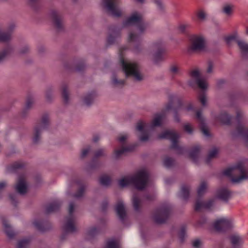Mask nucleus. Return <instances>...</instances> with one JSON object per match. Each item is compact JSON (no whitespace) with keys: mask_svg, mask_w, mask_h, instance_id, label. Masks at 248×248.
Here are the masks:
<instances>
[{"mask_svg":"<svg viewBox=\"0 0 248 248\" xmlns=\"http://www.w3.org/2000/svg\"><path fill=\"white\" fill-rule=\"evenodd\" d=\"M110 177L106 174L102 175L99 178V182L103 186H108L111 183Z\"/></svg>","mask_w":248,"mask_h":248,"instance_id":"ea45409f","label":"nucleus"},{"mask_svg":"<svg viewBox=\"0 0 248 248\" xmlns=\"http://www.w3.org/2000/svg\"><path fill=\"white\" fill-rule=\"evenodd\" d=\"M95 96V93L94 91L87 94L83 99L84 104L87 106H90L93 102Z\"/></svg>","mask_w":248,"mask_h":248,"instance_id":"f704fd0d","label":"nucleus"},{"mask_svg":"<svg viewBox=\"0 0 248 248\" xmlns=\"http://www.w3.org/2000/svg\"><path fill=\"white\" fill-rule=\"evenodd\" d=\"M49 125V117L47 113L44 114L40 121H38L34 128L33 141L37 143L40 138L42 131L46 129Z\"/></svg>","mask_w":248,"mask_h":248,"instance_id":"6e6552de","label":"nucleus"},{"mask_svg":"<svg viewBox=\"0 0 248 248\" xmlns=\"http://www.w3.org/2000/svg\"><path fill=\"white\" fill-rule=\"evenodd\" d=\"M109 34L107 38V43L108 45L114 44L116 39L120 35V30L113 26L109 28Z\"/></svg>","mask_w":248,"mask_h":248,"instance_id":"4be33fe9","label":"nucleus"},{"mask_svg":"<svg viewBox=\"0 0 248 248\" xmlns=\"http://www.w3.org/2000/svg\"><path fill=\"white\" fill-rule=\"evenodd\" d=\"M115 209L119 218L123 221L126 216V212L123 202L122 200L118 201Z\"/></svg>","mask_w":248,"mask_h":248,"instance_id":"b1692460","label":"nucleus"},{"mask_svg":"<svg viewBox=\"0 0 248 248\" xmlns=\"http://www.w3.org/2000/svg\"><path fill=\"white\" fill-rule=\"evenodd\" d=\"M232 248H239L242 243V238L239 235L233 234L230 236Z\"/></svg>","mask_w":248,"mask_h":248,"instance_id":"c756f323","label":"nucleus"},{"mask_svg":"<svg viewBox=\"0 0 248 248\" xmlns=\"http://www.w3.org/2000/svg\"><path fill=\"white\" fill-rule=\"evenodd\" d=\"M170 71L172 74L175 75L180 73V69L177 65L173 64L170 67Z\"/></svg>","mask_w":248,"mask_h":248,"instance_id":"864d4df0","label":"nucleus"},{"mask_svg":"<svg viewBox=\"0 0 248 248\" xmlns=\"http://www.w3.org/2000/svg\"><path fill=\"white\" fill-rule=\"evenodd\" d=\"M184 129L188 134H191L193 132L192 127L189 124H186L184 126Z\"/></svg>","mask_w":248,"mask_h":248,"instance_id":"052dcab7","label":"nucleus"},{"mask_svg":"<svg viewBox=\"0 0 248 248\" xmlns=\"http://www.w3.org/2000/svg\"><path fill=\"white\" fill-rule=\"evenodd\" d=\"M132 202L134 210L136 211H140V201L139 196L137 194H134L132 198Z\"/></svg>","mask_w":248,"mask_h":248,"instance_id":"e433bc0d","label":"nucleus"},{"mask_svg":"<svg viewBox=\"0 0 248 248\" xmlns=\"http://www.w3.org/2000/svg\"><path fill=\"white\" fill-rule=\"evenodd\" d=\"M68 87L67 84H63L62 86V94L65 103H67L69 100V93L67 90Z\"/></svg>","mask_w":248,"mask_h":248,"instance_id":"4c0bfd02","label":"nucleus"},{"mask_svg":"<svg viewBox=\"0 0 248 248\" xmlns=\"http://www.w3.org/2000/svg\"><path fill=\"white\" fill-rule=\"evenodd\" d=\"M231 196V192L226 188H221L217 191V197L222 201L227 202Z\"/></svg>","mask_w":248,"mask_h":248,"instance_id":"a878e982","label":"nucleus"},{"mask_svg":"<svg viewBox=\"0 0 248 248\" xmlns=\"http://www.w3.org/2000/svg\"><path fill=\"white\" fill-rule=\"evenodd\" d=\"M9 198L10 200L12 202V203L14 205H16V203L17 202V195L16 194H11L9 195Z\"/></svg>","mask_w":248,"mask_h":248,"instance_id":"4d7b16f0","label":"nucleus"},{"mask_svg":"<svg viewBox=\"0 0 248 248\" xmlns=\"http://www.w3.org/2000/svg\"><path fill=\"white\" fill-rule=\"evenodd\" d=\"M25 164L21 161L15 162L7 167V170L10 172H16L18 170H23Z\"/></svg>","mask_w":248,"mask_h":248,"instance_id":"c85d7f7f","label":"nucleus"},{"mask_svg":"<svg viewBox=\"0 0 248 248\" xmlns=\"http://www.w3.org/2000/svg\"><path fill=\"white\" fill-rule=\"evenodd\" d=\"M214 200L210 199L207 202H201L199 200H197L195 205V210L196 211H200L201 209H211L213 206Z\"/></svg>","mask_w":248,"mask_h":248,"instance_id":"5701e85b","label":"nucleus"},{"mask_svg":"<svg viewBox=\"0 0 248 248\" xmlns=\"http://www.w3.org/2000/svg\"><path fill=\"white\" fill-rule=\"evenodd\" d=\"M197 18L200 21L203 20L206 17V14L203 11H200L198 12Z\"/></svg>","mask_w":248,"mask_h":248,"instance_id":"13d9d810","label":"nucleus"},{"mask_svg":"<svg viewBox=\"0 0 248 248\" xmlns=\"http://www.w3.org/2000/svg\"><path fill=\"white\" fill-rule=\"evenodd\" d=\"M218 152L217 149L216 148H214L209 153L206 159V162L207 164L210 163V160L214 158Z\"/></svg>","mask_w":248,"mask_h":248,"instance_id":"37998d69","label":"nucleus"},{"mask_svg":"<svg viewBox=\"0 0 248 248\" xmlns=\"http://www.w3.org/2000/svg\"><path fill=\"white\" fill-rule=\"evenodd\" d=\"M35 227L41 232H44L50 228V225L47 221L35 220L33 222Z\"/></svg>","mask_w":248,"mask_h":248,"instance_id":"bb28decb","label":"nucleus"},{"mask_svg":"<svg viewBox=\"0 0 248 248\" xmlns=\"http://www.w3.org/2000/svg\"><path fill=\"white\" fill-rule=\"evenodd\" d=\"M217 120L222 124L230 125L232 120V117L226 112H222L217 117Z\"/></svg>","mask_w":248,"mask_h":248,"instance_id":"473e14b6","label":"nucleus"},{"mask_svg":"<svg viewBox=\"0 0 248 248\" xmlns=\"http://www.w3.org/2000/svg\"><path fill=\"white\" fill-rule=\"evenodd\" d=\"M91 147L90 146L82 149L81 154V157L82 158L85 157L91 151Z\"/></svg>","mask_w":248,"mask_h":248,"instance_id":"6e6d98bb","label":"nucleus"},{"mask_svg":"<svg viewBox=\"0 0 248 248\" xmlns=\"http://www.w3.org/2000/svg\"><path fill=\"white\" fill-rule=\"evenodd\" d=\"M30 242L29 239H24L19 241L17 244V248H27Z\"/></svg>","mask_w":248,"mask_h":248,"instance_id":"a18cd8bd","label":"nucleus"},{"mask_svg":"<svg viewBox=\"0 0 248 248\" xmlns=\"http://www.w3.org/2000/svg\"><path fill=\"white\" fill-rule=\"evenodd\" d=\"M182 107L183 103L181 99L176 95H170L169 103L166 105L165 110L161 113L155 114L151 124H143L141 121L137 123L136 130L141 133L140 140L141 141H145L148 140L149 136L147 130H153L155 127L161 126L162 120L165 117L166 111L172 110L174 113L175 120L178 122L179 119L177 116V112Z\"/></svg>","mask_w":248,"mask_h":248,"instance_id":"f257e3e1","label":"nucleus"},{"mask_svg":"<svg viewBox=\"0 0 248 248\" xmlns=\"http://www.w3.org/2000/svg\"><path fill=\"white\" fill-rule=\"evenodd\" d=\"M128 49L127 46H124L119 49L120 62L123 71L127 78H132L134 80L140 81L142 80L143 76L140 72L138 64L135 62L125 60L124 57V51Z\"/></svg>","mask_w":248,"mask_h":248,"instance_id":"7ed1b4c3","label":"nucleus"},{"mask_svg":"<svg viewBox=\"0 0 248 248\" xmlns=\"http://www.w3.org/2000/svg\"><path fill=\"white\" fill-rule=\"evenodd\" d=\"M50 16L54 26L58 31L63 30V18L57 11L52 10L50 12Z\"/></svg>","mask_w":248,"mask_h":248,"instance_id":"a211bd4d","label":"nucleus"},{"mask_svg":"<svg viewBox=\"0 0 248 248\" xmlns=\"http://www.w3.org/2000/svg\"><path fill=\"white\" fill-rule=\"evenodd\" d=\"M33 98L31 96H29L26 100V105H25V108L23 111V114H22L23 117H24L25 116V113H26V111L28 109H30L31 107L32 104H33Z\"/></svg>","mask_w":248,"mask_h":248,"instance_id":"a19ab883","label":"nucleus"},{"mask_svg":"<svg viewBox=\"0 0 248 248\" xmlns=\"http://www.w3.org/2000/svg\"><path fill=\"white\" fill-rule=\"evenodd\" d=\"M224 175L231 177L233 183H240L248 178V172L242 163H238L223 171Z\"/></svg>","mask_w":248,"mask_h":248,"instance_id":"39448f33","label":"nucleus"},{"mask_svg":"<svg viewBox=\"0 0 248 248\" xmlns=\"http://www.w3.org/2000/svg\"><path fill=\"white\" fill-rule=\"evenodd\" d=\"M190 186L187 185L181 186L179 196L184 200H187L189 196Z\"/></svg>","mask_w":248,"mask_h":248,"instance_id":"2f4dec72","label":"nucleus"},{"mask_svg":"<svg viewBox=\"0 0 248 248\" xmlns=\"http://www.w3.org/2000/svg\"><path fill=\"white\" fill-rule=\"evenodd\" d=\"M206 189V184L205 182H202L198 189V195L199 197H202Z\"/></svg>","mask_w":248,"mask_h":248,"instance_id":"79ce46f5","label":"nucleus"},{"mask_svg":"<svg viewBox=\"0 0 248 248\" xmlns=\"http://www.w3.org/2000/svg\"><path fill=\"white\" fill-rule=\"evenodd\" d=\"M190 77L195 80L196 84L201 89L204 90L207 88V84L204 79H202L200 72L197 69L192 70L190 73Z\"/></svg>","mask_w":248,"mask_h":248,"instance_id":"6ab92c4d","label":"nucleus"},{"mask_svg":"<svg viewBox=\"0 0 248 248\" xmlns=\"http://www.w3.org/2000/svg\"><path fill=\"white\" fill-rule=\"evenodd\" d=\"M186 228L185 226H182L179 232V238L181 242H183L186 235Z\"/></svg>","mask_w":248,"mask_h":248,"instance_id":"de8ad7c7","label":"nucleus"},{"mask_svg":"<svg viewBox=\"0 0 248 248\" xmlns=\"http://www.w3.org/2000/svg\"><path fill=\"white\" fill-rule=\"evenodd\" d=\"M16 191L20 194L23 195L26 193L27 186L24 175L19 176L17 182L15 186Z\"/></svg>","mask_w":248,"mask_h":248,"instance_id":"412c9836","label":"nucleus"},{"mask_svg":"<svg viewBox=\"0 0 248 248\" xmlns=\"http://www.w3.org/2000/svg\"><path fill=\"white\" fill-rule=\"evenodd\" d=\"M174 160L170 157H166L163 160V164L165 167L170 168L174 164Z\"/></svg>","mask_w":248,"mask_h":248,"instance_id":"c03bdc74","label":"nucleus"},{"mask_svg":"<svg viewBox=\"0 0 248 248\" xmlns=\"http://www.w3.org/2000/svg\"><path fill=\"white\" fill-rule=\"evenodd\" d=\"M135 26L138 33L135 31H131L128 37V42L130 48L135 52H139L141 50V37L142 34L147 28V24L142 20L141 16L137 13H134L127 19L123 22V26L130 25Z\"/></svg>","mask_w":248,"mask_h":248,"instance_id":"f03ea898","label":"nucleus"},{"mask_svg":"<svg viewBox=\"0 0 248 248\" xmlns=\"http://www.w3.org/2000/svg\"><path fill=\"white\" fill-rule=\"evenodd\" d=\"M2 224L7 235L10 238H13L15 235V233L8 221L6 219H3Z\"/></svg>","mask_w":248,"mask_h":248,"instance_id":"72a5a7b5","label":"nucleus"},{"mask_svg":"<svg viewBox=\"0 0 248 248\" xmlns=\"http://www.w3.org/2000/svg\"><path fill=\"white\" fill-rule=\"evenodd\" d=\"M159 139L170 140L171 142L170 148L175 150L179 154H185L187 152V149L184 147L179 146L178 144V134L171 130H166L160 134L158 136Z\"/></svg>","mask_w":248,"mask_h":248,"instance_id":"423d86ee","label":"nucleus"},{"mask_svg":"<svg viewBox=\"0 0 248 248\" xmlns=\"http://www.w3.org/2000/svg\"><path fill=\"white\" fill-rule=\"evenodd\" d=\"M225 40L228 44H229L232 41H236L242 54L246 55L248 54V44L242 40H238L236 34L235 33L227 36L225 38Z\"/></svg>","mask_w":248,"mask_h":248,"instance_id":"f3484780","label":"nucleus"},{"mask_svg":"<svg viewBox=\"0 0 248 248\" xmlns=\"http://www.w3.org/2000/svg\"><path fill=\"white\" fill-rule=\"evenodd\" d=\"M198 98L202 105L204 106L206 103V97L205 93L203 92H202L200 93Z\"/></svg>","mask_w":248,"mask_h":248,"instance_id":"8fccbe9b","label":"nucleus"},{"mask_svg":"<svg viewBox=\"0 0 248 248\" xmlns=\"http://www.w3.org/2000/svg\"><path fill=\"white\" fill-rule=\"evenodd\" d=\"M189 52L201 51L205 47V41L201 35H191L189 38Z\"/></svg>","mask_w":248,"mask_h":248,"instance_id":"9d476101","label":"nucleus"},{"mask_svg":"<svg viewBox=\"0 0 248 248\" xmlns=\"http://www.w3.org/2000/svg\"><path fill=\"white\" fill-rule=\"evenodd\" d=\"M31 4V6L35 9H36V7H35V5L37 4L38 3V0H29Z\"/></svg>","mask_w":248,"mask_h":248,"instance_id":"774afa93","label":"nucleus"},{"mask_svg":"<svg viewBox=\"0 0 248 248\" xmlns=\"http://www.w3.org/2000/svg\"><path fill=\"white\" fill-rule=\"evenodd\" d=\"M99 230L96 227L91 228L87 232V234L91 237L94 236L98 233Z\"/></svg>","mask_w":248,"mask_h":248,"instance_id":"3c124183","label":"nucleus"},{"mask_svg":"<svg viewBox=\"0 0 248 248\" xmlns=\"http://www.w3.org/2000/svg\"><path fill=\"white\" fill-rule=\"evenodd\" d=\"M207 221L206 218L204 216L202 217L197 222L196 226L197 227H202L206 224Z\"/></svg>","mask_w":248,"mask_h":248,"instance_id":"5fc2aeb1","label":"nucleus"},{"mask_svg":"<svg viewBox=\"0 0 248 248\" xmlns=\"http://www.w3.org/2000/svg\"><path fill=\"white\" fill-rule=\"evenodd\" d=\"M171 211L170 206L168 203L162 204L156 209L153 214L154 221L157 224H162L168 219Z\"/></svg>","mask_w":248,"mask_h":248,"instance_id":"0eeeda50","label":"nucleus"},{"mask_svg":"<svg viewBox=\"0 0 248 248\" xmlns=\"http://www.w3.org/2000/svg\"><path fill=\"white\" fill-rule=\"evenodd\" d=\"M127 138L126 135H122L118 137V141L122 144V147L120 150H115L114 152V155L116 158L120 157L122 155L126 152H131L133 151L137 145L135 144H131L128 146H124L125 141Z\"/></svg>","mask_w":248,"mask_h":248,"instance_id":"ddd939ff","label":"nucleus"},{"mask_svg":"<svg viewBox=\"0 0 248 248\" xmlns=\"http://www.w3.org/2000/svg\"><path fill=\"white\" fill-rule=\"evenodd\" d=\"M106 248H119V244L115 240H108L107 243Z\"/></svg>","mask_w":248,"mask_h":248,"instance_id":"49530a36","label":"nucleus"},{"mask_svg":"<svg viewBox=\"0 0 248 248\" xmlns=\"http://www.w3.org/2000/svg\"><path fill=\"white\" fill-rule=\"evenodd\" d=\"M188 27L187 25L181 24L178 27V30L180 32L184 33L186 31V28Z\"/></svg>","mask_w":248,"mask_h":248,"instance_id":"680f3d73","label":"nucleus"},{"mask_svg":"<svg viewBox=\"0 0 248 248\" xmlns=\"http://www.w3.org/2000/svg\"><path fill=\"white\" fill-rule=\"evenodd\" d=\"M187 110H193L196 111V117L200 124L201 130L203 134L208 137L209 136V132L206 128L204 120L202 115V112L201 110H197L194 106L191 103L189 104L186 107Z\"/></svg>","mask_w":248,"mask_h":248,"instance_id":"4468645a","label":"nucleus"},{"mask_svg":"<svg viewBox=\"0 0 248 248\" xmlns=\"http://www.w3.org/2000/svg\"><path fill=\"white\" fill-rule=\"evenodd\" d=\"M118 0H102L103 5L112 16L119 17L121 12L118 8Z\"/></svg>","mask_w":248,"mask_h":248,"instance_id":"f8f14e48","label":"nucleus"},{"mask_svg":"<svg viewBox=\"0 0 248 248\" xmlns=\"http://www.w3.org/2000/svg\"><path fill=\"white\" fill-rule=\"evenodd\" d=\"M74 211V204L71 202L69 206V215L65 217L66 222L63 227L65 233L73 232L76 231L75 217L73 214Z\"/></svg>","mask_w":248,"mask_h":248,"instance_id":"1a4fd4ad","label":"nucleus"},{"mask_svg":"<svg viewBox=\"0 0 248 248\" xmlns=\"http://www.w3.org/2000/svg\"><path fill=\"white\" fill-rule=\"evenodd\" d=\"M154 46L156 49V51L154 54V60L156 63H158L165 59L166 50L161 41L155 42Z\"/></svg>","mask_w":248,"mask_h":248,"instance_id":"2eb2a0df","label":"nucleus"},{"mask_svg":"<svg viewBox=\"0 0 248 248\" xmlns=\"http://www.w3.org/2000/svg\"><path fill=\"white\" fill-rule=\"evenodd\" d=\"M108 201L107 200H105L103 201L101 204V208L103 211H105L108 207Z\"/></svg>","mask_w":248,"mask_h":248,"instance_id":"e2e57ef3","label":"nucleus"},{"mask_svg":"<svg viewBox=\"0 0 248 248\" xmlns=\"http://www.w3.org/2000/svg\"><path fill=\"white\" fill-rule=\"evenodd\" d=\"M12 50V48L10 45L7 46L5 48L0 52V62H1Z\"/></svg>","mask_w":248,"mask_h":248,"instance_id":"58836bf2","label":"nucleus"},{"mask_svg":"<svg viewBox=\"0 0 248 248\" xmlns=\"http://www.w3.org/2000/svg\"><path fill=\"white\" fill-rule=\"evenodd\" d=\"M232 226V220L225 217L221 218L214 223L215 229L218 232H225L231 228Z\"/></svg>","mask_w":248,"mask_h":248,"instance_id":"dca6fc26","label":"nucleus"},{"mask_svg":"<svg viewBox=\"0 0 248 248\" xmlns=\"http://www.w3.org/2000/svg\"><path fill=\"white\" fill-rule=\"evenodd\" d=\"M106 155L105 151L104 149H100L97 150L95 153L94 156L90 164V168L91 169H95L98 168L100 163L98 160V158L104 156Z\"/></svg>","mask_w":248,"mask_h":248,"instance_id":"aec40b11","label":"nucleus"},{"mask_svg":"<svg viewBox=\"0 0 248 248\" xmlns=\"http://www.w3.org/2000/svg\"><path fill=\"white\" fill-rule=\"evenodd\" d=\"M242 113L240 111L236 112L235 120L237 123L235 131L233 133L234 136H241L248 141V128L245 127L242 124Z\"/></svg>","mask_w":248,"mask_h":248,"instance_id":"9b49d317","label":"nucleus"},{"mask_svg":"<svg viewBox=\"0 0 248 248\" xmlns=\"http://www.w3.org/2000/svg\"><path fill=\"white\" fill-rule=\"evenodd\" d=\"M61 205V203L59 201H55L46 206V212L48 214L56 211L59 209Z\"/></svg>","mask_w":248,"mask_h":248,"instance_id":"7c9ffc66","label":"nucleus"},{"mask_svg":"<svg viewBox=\"0 0 248 248\" xmlns=\"http://www.w3.org/2000/svg\"><path fill=\"white\" fill-rule=\"evenodd\" d=\"M231 11L232 8L229 5H227L225 6L223 9L224 12L227 15H229L231 13Z\"/></svg>","mask_w":248,"mask_h":248,"instance_id":"0e129e2a","label":"nucleus"},{"mask_svg":"<svg viewBox=\"0 0 248 248\" xmlns=\"http://www.w3.org/2000/svg\"><path fill=\"white\" fill-rule=\"evenodd\" d=\"M149 178L148 173L141 170L134 176H127L119 181V185L122 187L133 185L139 190L143 189L146 186Z\"/></svg>","mask_w":248,"mask_h":248,"instance_id":"20e7f679","label":"nucleus"},{"mask_svg":"<svg viewBox=\"0 0 248 248\" xmlns=\"http://www.w3.org/2000/svg\"><path fill=\"white\" fill-rule=\"evenodd\" d=\"M201 148L199 145H195L193 146L189 153V157L194 162L198 161V156L201 151Z\"/></svg>","mask_w":248,"mask_h":248,"instance_id":"cd10ccee","label":"nucleus"},{"mask_svg":"<svg viewBox=\"0 0 248 248\" xmlns=\"http://www.w3.org/2000/svg\"><path fill=\"white\" fill-rule=\"evenodd\" d=\"M78 183L79 187L76 193L74 195V197L76 198H79L82 197L86 188L85 184L82 182H78Z\"/></svg>","mask_w":248,"mask_h":248,"instance_id":"c9c22d12","label":"nucleus"},{"mask_svg":"<svg viewBox=\"0 0 248 248\" xmlns=\"http://www.w3.org/2000/svg\"><path fill=\"white\" fill-rule=\"evenodd\" d=\"M112 82L115 86H122L124 84V80H118L115 75H113L112 77Z\"/></svg>","mask_w":248,"mask_h":248,"instance_id":"09e8293b","label":"nucleus"},{"mask_svg":"<svg viewBox=\"0 0 248 248\" xmlns=\"http://www.w3.org/2000/svg\"><path fill=\"white\" fill-rule=\"evenodd\" d=\"M145 199L148 201H153L155 198V195L154 193H148L144 195Z\"/></svg>","mask_w":248,"mask_h":248,"instance_id":"bf43d9fd","label":"nucleus"},{"mask_svg":"<svg viewBox=\"0 0 248 248\" xmlns=\"http://www.w3.org/2000/svg\"><path fill=\"white\" fill-rule=\"evenodd\" d=\"M15 26L11 25L6 31H0V41L2 42H7L11 39L12 32L14 29Z\"/></svg>","mask_w":248,"mask_h":248,"instance_id":"393cba45","label":"nucleus"},{"mask_svg":"<svg viewBox=\"0 0 248 248\" xmlns=\"http://www.w3.org/2000/svg\"><path fill=\"white\" fill-rule=\"evenodd\" d=\"M85 68L84 62L82 61L79 62L77 63L76 65L73 68L75 71L80 72L84 70Z\"/></svg>","mask_w":248,"mask_h":248,"instance_id":"603ef678","label":"nucleus"},{"mask_svg":"<svg viewBox=\"0 0 248 248\" xmlns=\"http://www.w3.org/2000/svg\"><path fill=\"white\" fill-rule=\"evenodd\" d=\"M213 65L211 62H209L208 63V68L207 69V72L208 73H210L212 72L213 70Z\"/></svg>","mask_w":248,"mask_h":248,"instance_id":"338daca9","label":"nucleus"},{"mask_svg":"<svg viewBox=\"0 0 248 248\" xmlns=\"http://www.w3.org/2000/svg\"><path fill=\"white\" fill-rule=\"evenodd\" d=\"M201 244V241L199 239H196L192 242V246L196 248H198L200 247Z\"/></svg>","mask_w":248,"mask_h":248,"instance_id":"69168bd1","label":"nucleus"}]
</instances>
